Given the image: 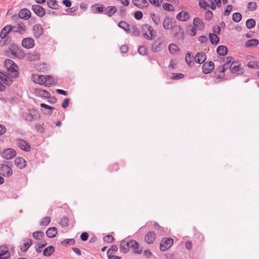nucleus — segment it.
<instances>
[{
    "instance_id": "obj_59",
    "label": "nucleus",
    "mask_w": 259,
    "mask_h": 259,
    "mask_svg": "<svg viewBox=\"0 0 259 259\" xmlns=\"http://www.w3.org/2000/svg\"><path fill=\"white\" fill-rule=\"evenodd\" d=\"M205 18L206 19L210 20L212 19V16H213L212 12L210 10H207L205 12Z\"/></svg>"
},
{
    "instance_id": "obj_2",
    "label": "nucleus",
    "mask_w": 259,
    "mask_h": 259,
    "mask_svg": "<svg viewBox=\"0 0 259 259\" xmlns=\"http://www.w3.org/2000/svg\"><path fill=\"white\" fill-rule=\"evenodd\" d=\"M15 143L22 150L26 152H29L31 150L30 144L25 140L16 139L15 140Z\"/></svg>"
},
{
    "instance_id": "obj_29",
    "label": "nucleus",
    "mask_w": 259,
    "mask_h": 259,
    "mask_svg": "<svg viewBox=\"0 0 259 259\" xmlns=\"http://www.w3.org/2000/svg\"><path fill=\"white\" fill-rule=\"evenodd\" d=\"M118 26L123 29L125 32L128 33L130 32V25L127 22L121 21L118 23Z\"/></svg>"
},
{
    "instance_id": "obj_1",
    "label": "nucleus",
    "mask_w": 259,
    "mask_h": 259,
    "mask_svg": "<svg viewBox=\"0 0 259 259\" xmlns=\"http://www.w3.org/2000/svg\"><path fill=\"white\" fill-rule=\"evenodd\" d=\"M18 66L15 64L9 67L6 73L0 71V80L7 85H11L13 81L10 78H15L18 76Z\"/></svg>"
},
{
    "instance_id": "obj_19",
    "label": "nucleus",
    "mask_w": 259,
    "mask_h": 259,
    "mask_svg": "<svg viewBox=\"0 0 259 259\" xmlns=\"http://www.w3.org/2000/svg\"><path fill=\"white\" fill-rule=\"evenodd\" d=\"M130 243L131 240L129 241L122 240L119 247L120 251H122L124 253L128 252L130 249Z\"/></svg>"
},
{
    "instance_id": "obj_6",
    "label": "nucleus",
    "mask_w": 259,
    "mask_h": 259,
    "mask_svg": "<svg viewBox=\"0 0 259 259\" xmlns=\"http://www.w3.org/2000/svg\"><path fill=\"white\" fill-rule=\"evenodd\" d=\"M16 155V151L12 148L5 149L2 153V157L6 159H11Z\"/></svg>"
},
{
    "instance_id": "obj_44",
    "label": "nucleus",
    "mask_w": 259,
    "mask_h": 259,
    "mask_svg": "<svg viewBox=\"0 0 259 259\" xmlns=\"http://www.w3.org/2000/svg\"><path fill=\"white\" fill-rule=\"evenodd\" d=\"M51 222V218L50 217H46L42 219L40 222L41 226H47Z\"/></svg>"
},
{
    "instance_id": "obj_57",
    "label": "nucleus",
    "mask_w": 259,
    "mask_h": 259,
    "mask_svg": "<svg viewBox=\"0 0 259 259\" xmlns=\"http://www.w3.org/2000/svg\"><path fill=\"white\" fill-rule=\"evenodd\" d=\"M233 7L232 5H228L224 11V15L228 16L232 10Z\"/></svg>"
},
{
    "instance_id": "obj_5",
    "label": "nucleus",
    "mask_w": 259,
    "mask_h": 259,
    "mask_svg": "<svg viewBox=\"0 0 259 259\" xmlns=\"http://www.w3.org/2000/svg\"><path fill=\"white\" fill-rule=\"evenodd\" d=\"M13 174L11 167L5 164H0V175L4 177H10Z\"/></svg>"
},
{
    "instance_id": "obj_42",
    "label": "nucleus",
    "mask_w": 259,
    "mask_h": 259,
    "mask_svg": "<svg viewBox=\"0 0 259 259\" xmlns=\"http://www.w3.org/2000/svg\"><path fill=\"white\" fill-rule=\"evenodd\" d=\"M191 53L188 52L185 56V61L189 66H191L193 65L194 62L191 60Z\"/></svg>"
},
{
    "instance_id": "obj_4",
    "label": "nucleus",
    "mask_w": 259,
    "mask_h": 259,
    "mask_svg": "<svg viewBox=\"0 0 259 259\" xmlns=\"http://www.w3.org/2000/svg\"><path fill=\"white\" fill-rule=\"evenodd\" d=\"M173 239L171 238H164L160 244V249L162 251H165L169 248L173 244Z\"/></svg>"
},
{
    "instance_id": "obj_12",
    "label": "nucleus",
    "mask_w": 259,
    "mask_h": 259,
    "mask_svg": "<svg viewBox=\"0 0 259 259\" xmlns=\"http://www.w3.org/2000/svg\"><path fill=\"white\" fill-rule=\"evenodd\" d=\"M32 244V241L28 238H25L22 240V244L20 246V249L23 252L27 251Z\"/></svg>"
},
{
    "instance_id": "obj_23",
    "label": "nucleus",
    "mask_w": 259,
    "mask_h": 259,
    "mask_svg": "<svg viewBox=\"0 0 259 259\" xmlns=\"http://www.w3.org/2000/svg\"><path fill=\"white\" fill-rule=\"evenodd\" d=\"M193 25L199 30L204 29L205 25L202 21L199 18L196 17L194 19L193 22Z\"/></svg>"
},
{
    "instance_id": "obj_56",
    "label": "nucleus",
    "mask_w": 259,
    "mask_h": 259,
    "mask_svg": "<svg viewBox=\"0 0 259 259\" xmlns=\"http://www.w3.org/2000/svg\"><path fill=\"white\" fill-rule=\"evenodd\" d=\"M184 77V75L182 73H173L171 79L177 80L182 78Z\"/></svg>"
},
{
    "instance_id": "obj_11",
    "label": "nucleus",
    "mask_w": 259,
    "mask_h": 259,
    "mask_svg": "<svg viewBox=\"0 0 259 259\" xmlns=\"http://www.w3.org/2000/svg\"><path fill=\"white\" fill-rule=\"evenodd\" d=\"M32 11L39 17H42L46 14V10L41 6L38 5H34L32 6Z\"/></svg>"
},
{
    "instance_id": "obj_50",
    "label": "nucleus",
    "mask_w": 259,
    "mask_h": 259,
    "mask_svg": "<svg viewBox=\"0 0 259 259\" xmlns=\"http://www.w3.org/2000/svg\"><path fill=\"white\" fill-rule=\"evenodd\" d=\"M104 241L108 243H112L114 240V238L112 235H108L103 238Z\"/></svg>"
},
{
    "instance_id": "obj_30",
    "label": "nucleus",
    "mask_w": 259,
    "mask_h": 259,
    "mask_svg": "<svg viewBox=\"0 0 259 259\" xmlns=\"http://www.w3.org/2000/svg\"><path fill=\"white\" fill-rule=\"evenodd\" d=\"M258 44V40L257 39L253 38L247 40L245 46L247 48L253 47L256 46Z\"/></svg>"
},
{
    "instance_id": "obj_16",
    "label": "nucleus",
    "mask_w": 259,
    "mask_h": 259,
    "mask_svg": "<svg viewBox=\"0 0 259 259\" xmlns=\"http://www.w3.org/2000/svg\"><path fill=\"white\" fill-rule=\"evenodd\" d=\"M15 26H12L11 25H7L4 27L1 31L0 37L1 38H5L7 35L12 31Z\"/></svg>"
},
{
    "instance_id": "obj_33",
    "label": "nucleus",
    "mask_w": 259,
    "mask_h": 259,
    "mask_svg": "<svg viewBox=\"0 0 259 259\" xmlns=\"http://www.w3.org/2000/svg\"><path fill=\"white\" fill-rule=\"evenodd\" d=\"M47 4L48 7L52 9L58 10L60 7L56 0H48Z\"/></svg>"
},
{
    "instance_id": "obj_60",
    "label": "nucleus",
    "mask_w": 259,
    "mask_h": 259,
    "mask_svg": "<svg viewBox=\"0 0 259 259\" xmlns=\"http://www.w3.org/2000/svg\"><path fill=\"white\" fill-rule=\"evenodd\" d=\"M135 18L137 20H141L143 17V14L141 11H136L135 13Z\"/></svg>"
},
{
    "instance_id": "obj_46",
    "label": "nucleus",
    "mask_w": 259,
    "mask_h": 259,
    "mask_svg": "<svg viewBox=\"0 0 259 259\" xmlns=\"http://www.w3.org/2000/svg\"><path fill=\"white\" fill-rule=\"evenodd\" d=\"M233 60V58L232 57H227L226 60H225V63L223 65V67H224L225 70H227L228 68H229L230 66V63L232 62V60Z\"/></svg>"
},
{
    "instance_id": "obj_31",
    "label": "nucleus",
    "mask_w": 259,
    "mask_h": 259,
    "mask_svg": "<svg viewBox=\"0 0 259 259\" xmlns=\"http://www.w3.org/2000/svg\"><path fill=\"white\" fill-rule=\"evenodd\" d=\"M40 107L45 108L46 109H48V111H42V112L46 115L51 116L53 114V110L54 109V108L49 106L46 104L44 103H41L40 104Z\"/></svg>"
},
{
    "instance_id": "obj_25",
    "label": "nucleus",
    "mask_w": 259,
    "mask_h": 259,
    "mask_svg": "<svg viewBox=\"0 0 259 259\" xmlns=\"http://www.w3.org/2000/svg\"><path fill=\"white\" fill-rule=\"evenodd\" d=\"M45 75H37L33 77V80L35 83L45 85Z\"/></svg>"
},
{
    "instance_id": "obj_40",
    "label": "nucleus",
    "mask_w": 259,
    "mask_h": 259,
    "mask_svg": "<svg viewBox=\"0 0 259 259\" xmlns=\"http://www.w3.org/2000/svg\"><path fill=\"white\" fill-rule=\"evenodd\" d=\"M255 25V21L253 19H249L246 22V26L248 29H251Z\"/></svg>"
},
{
    "instance_id": "obj_20",
    "label": "nucleus",
    "mask_w": 259,
    "mask_h": 259,
    "mask_svg": "<svg viewBox=\"0 0 259 259\" xmlns=\"http://www.w3.org/2000/svg\"><path fill=\"white\" fill-rule=\"evenodd\" d=\"M206 56L203 52L197 53L194 57L195 61L199 64L203 63L206 60Z\"/></svg>"
},
{
    "instance_id": "obj_54",
    "label": "nucleus",
    "mask_w": 259,
    "mask_h": 259,
    "mask_svg": "<svg viewBox=\"0 0 259 259\" xmlns=\"http://www.w3.org/2000/svg\"><path fill=\"white\" fill-rule=\"evenodd\" d=\"M5 65L6 67L8 69L9 67H11L13 66V65H15L16 64L14 63L13 60L11 59H6L5 62Z\"/></svg>"
},
{
    "instance_id": "obj_9",
    "label": "nucleus",
    "mask_w": 259,
    "mask_h": 259,
    "mask_svg": "<svg viewBox=\"0 0 259 259\" xmlns=\"http://www.w3.org/2000/svg\"><path fill=\"white\" fill-rule=\"evenodd\" d=\"M22 46L26 49H31L34 46V40L32 38L26 37L22 40Z\"/></svg>"
},
{
    "instance_id": "obj_38",
    "label": "nucleus",
    "mask_w": 259,
    "mask_h": 259,
    "mask_svg": "<svg viewBox=\"0 0 259 259\" xmlns=\"http://www.w3.org/2000/svg\"><path fill=\"white\" fill-rule=\"evenodd\" d=\"M168 50L171 54H175L179 51L178 46L174 44H171L168 46Z\"/></svg>"
},
{
    "instance_id": "obj_37",
    "label": "nucleus",
    "mask_w": 259,
    "mask_h": 259,
    "mask_svg": "<svg viewBox=\"0 0 259 259\" xmlns=\"http://www.w3.org/2000/svg\"><path fill=\"white\" fill-rule=\"evenodd\" d=\"M161 43L157 41H155L152 45L151 49L154 52H158L161 50Z\"/></svg>"
},
{
    "instance_id": "obj_10",
    "label": "nucleus",
    "mask_w": 259,
    "mask_h": 259,
    "mask_svg": "<svg viewBox=\"0 0 259 259\" xmlns=\"http://www.w3.org/2000/svg\"><path fill=\"white\" fill-rule=\"evenodd\" d=\"M229 70L232 73H236L238 74L243 73L242 69L237 62H232L229 66Z\"/></svg>"
},
{
    "instance_id": "obj_22",
    "label": "nucleus",
    "mask_w": 259,
    "mask_h": 259,
    "mask_svg": "<svg viewBox=\"0 0 259 259\" xmlns=\"http://www.w3.org/2000/svg\"><path fill=\"white\" fill-rule=\"evenodd\" d=\"M35 93L38 96L44 98H50L51 94L48 91L42 89H35Z\"/></svg>"
},
{
    "instance_id": "obj_63",
    "label": "nucleus",
    "mask_w": 259,
    "mask_h": 259,
    "mask_svg": "<svg viewBox=\"0 0 259 259\" xmlns=\"http://www.w3.org/2000/svg\"><path fill=\"white\" fill-rule=\"evenodd\" d=\"M132 34L136 36L140 34V32L136 26L132 27Z\"/></svg>"
},
{
    "instance_id": "obj_35",
    "label": "nucleus",
    "mask_w": 259,
    "mask_h": 259,
    "mask_svg": "<svg viewBox=\"0 0 259 259\" xmlns=\"http://www.w3.org/2000/svg\"><path fill=\"white\" fill-rule=\"evenodd\" d=\"M32 236L36 240H40L45 236V234L41 231H36L33 233Z\"/></svg>"
},
{
    "instance_id": "obj_51",
    "label": "nucleus",
    "mask_w": 259,
    "mask_h": 259,
    "mask_svg": "<svg viewBox=\"0 0 259 259\" xmlns=\"http://www.w3.org/2000/svg\"><path fill=\"white\" fill-rule=\"evenodd\" d=\"M118 250V247L116 245H112L109 249L108 250L107 254H112L113 252H116Z\"/></svg>"
},
{
    "instance_id": "obj_26",
    "label": "nucleus",
    "mask_w": 259,
    "mask_h": 259,
    "mask_svg": "<svg viewBox=\"0 0 259 259\" xmlns=\"http://www.w3.org/2000/svg\"><path fill=\"white\" fill-rule=\"evenodd\" d=\"M57 229L55 227H51L46 231V235L48 237L52 238L55 237L57 234Z\"/></svg>"
},
{
    "instance_id": "obj_48",
    "label": "nucleus",
    "mask_w": 259,
    "mask_h": 259,
    "mask_svg": "<svg viewBox=\"0 0 259 259\" xmlns=\"http://www.w3.org/2000/svg\"><path fill=\"white\" fill-rule=\"evenodd\" d=\"M163 8L166 11H173L174 10L173 6L169 3L163 4Z\"/></svg>"
},
{
    "instance_id": "obj_55",
    "label": "nucleus",
    "mask_w": 259,
    "mask_h": 259,
    "mask_svg": "<svg viewBox=\"0 0 259 259\" xmlns=\"http://www.w3.org/2000/svg\"><path fill=\"white\" fill-rule=\"evenodd\" d=\"M68 219L66 217H64L62 218L60 220V224L62 226H68Z\"/></svg>"
},
{
    "instance_id": "obj_7",
    "label": "nucleus",
    "mask_w": 259,
    "mask_h": 259,
    "mask_svg": "<svg viewBox=\"0 0 259 259\" xmlns=\"http://www.w3.org/2000/svg\"><path fill=\"white\" fill-rule=\"evenodd\" d=\"M214 64L212 61L206 62L202 66V72L204 74H208L214 69Z\"/></svg>"
},
{
    "instance_id": "obj_17",
    "label": "nucleus",
    "mask_w": 259,
    "mask_h": 259,
    "mask_svg": "<svg viewBox=\"0 0 259 259\" xmlns=\"http://www.w3.org/2000/svg\"><path fill=\"white\" fill-rule=\"evenodd\" d=\"M156 239V234L153 231L148 232L145 236V240L148 244L153 243Z\"/></svg>"
},
{
    "instance_id": "obj_58",
    "label": "nucleus",
    "mask_w": 259,
    "mask_h": 259,
    "mask_svg": "<svg viewBox=\"0 0 259 259\" xmlns=\"http://www.w3.org/2000/svg\"><path fill=\"white\" fill-rule=\"evenodd\" d=\"M93 7H95V10L96 12H97L98 13H101L103 12L104 11V9H105V7L104 6L97 7L95 5H94Z\"/></svg>"
},
{
    "instance_id": "obj_39",
    "label": "nucleus",
    "mask_w": 259,
    "mask_h": 259,
    "mask_svg": "<svg viewBox=\"0 0 259 259\" xmlns=\"http://www.w3.org/2000/svg\"><path fill=\"white\" fill-rule=\"evenodd\" d=\"M45 86L50 87L54 83L53 77L51 75H45Z\"/></svg>"
},
{
    "instance_id": "obj_49",
    "label": "nucleus",
    "mask_w": 259,
    "mask_h": 259,
    "mask_svg": "<svg viewBox=\"0 0 259 259\" xmlns=\"http://www.w3.org/2000/svg\"><path fill=\"white\" fill-rule=\"evenodd\" d=\"M247 66L250 68L252 69H258V65L257 62L255 61H250L247 64Z\"/></svg>"
},
{
    "instance_id": "obj_15",
    "label": "nucleus",
    "mask_w": 259,
    "mask_h": 259,
    "mask_svg": "<svg viewBox=\"0 0 259 259\" xmlns=\"http://www.w3.org/2000/svg\"><path fill=\"white\" fill-rule=\"evenodd\" d=\"M15 165L20 169L24 168L27 164L25 159L21 157H16L14 160Z\"/></svg>"
},
{
    "instance_id": "obj_52",
    "label": "nucleus",
    "mask_w": 259,
    "mask_h": 259,
    "mask_svg": "<svg viewBox=\"0 0 259 259\" xmlns=\"http://www.w3.org/2000/svg\"><path fill=\"white\" fill-rule=\"evenodd\" d=\"M138 52L141 55H145L147 54V49L144 46H140L138 48Z\"/></svg>"
},
{
    "instance_id": "obj_34",
    "label": "nucleus",
    "mask_w": 259,
    "mask_h": 259,
    "mask_svg": "<svg viewBox=\"0 0 259 259\" xmlns=\"http://www.w3.org/2000/svg\"><path fill=\"white\" fill-rule=\"evenodd\" d=\"M17 30H15L14 31L15 32H18L21 34L24 33L26 30V28L24 23L19 22L17 24Z\"/></svg>"
},
{
    "instance_id": "obj_8",
    "label": "nucleus",
    "mask_w": 259,
    "mask_h": 259,
    "mask_svg": "<svg viewBox=\"0 0 259 259\" xmlns=\"http://www.w3.org/2000/svg\"><path fill=\"white\" fill-rule=\"evenodd\" d=\"M33 35L36 38H38L44 33V28L40 24H36L33 27Z\"/></svg>"
},
{
    "instance_id": "obj_53",
    "label": "nucleus",
    "mask_w": 259,
    "mask_h": 259,
    "mask_svg": "<svg viewBox=\"0 0 259 259\" xmlns=\"http://www.w3.org/2000/svg\"><path fill=\"white\" fill-rule=\"evenodd\" d=\"M199 5L200 8H203L204 9H206L207 7L209 6V4L204 0H199Z\"/></svg>"
},
{
    "instance_id": "obj_21",
    "label": "nucleus",
    "mask_w": 259,
    "mask_h": 259,
    "mask_svg": "<svg viewBox=\"0 0 259 259\" xmlns=\"http://www.w3.org/2000/svg\"><path fill=\"white\" fill-rule=\"evenodd\" d=\"M132 3L139 8L147 7L149 5L147 0H132Z\"/></svg>"
},
{
    "instance_id": "obj_62",
    "label": "nucleus",
    "mask_w": 259,
    "mask_h": 259,
    "mask_svg": "<svg viewBox=\"0 0 259 259\" xmlns=\"http://www.w3.org/2000/svg\"><path fill=\"white\" fill-rule=\"evenodd\" d=\"M89 237L88 233L87 232H83L81 233L80 235V238L83 241H85L88 240Z\"/></svg>"
},
{
    "instance_id": "obj_32",
    "label": "nucleus",
    "mask_w": 259,
    "mask_h": 259,
    "mask_svg": "<svg viewBox=\"0 0 259 259\" xmlns=\"http://www.w3.org/2000/svg\"><path fill=\"white\" fill-rule=\"evenodd\" d=\"M218 54L221 56H224L227 54L228 49L226 46H219L217 49Z\"/></svg>"
},
{
    "instance_id": "obj_36",
    "label": "nucleus",
    "mask_w": 259,
    "mask_h": 259,
    "mask_svg": "<svg viewBox=\"0 0 259 259\" xmlns=\"http://www.w3.org/2000/svg\"><path fill=\"white\" fill-rule=\"evenodd\" d=\"M209 37L212 44L217 45L219 42L220 38L216 34L210 33Z\"/></svg>"
},
{
    "instance_id": "obj_28",
    "label": "nucleus",
    "mask_w": 259,
    "mask_h": 259,
    "mask_svg": "<svg viewBox=\"0 0 259 259\" xmlns=\"http://www.w3.org/2000/svg\"><path fill=\"white\" fill-rule=\"evenodd\" d=\"M55 251V247L53 246H49L46 247L44 251L43 255L46 256H51Z\"/></svg>"
},
{
    "instance_id": "obj_3",
    "label": "nucleus",
    "mask_w": 259,
    "mask_h": 259,
    "mask_svg": "<svg viewBox=\"0 0 259 259\" xmlns=\"http://www.w3.org/2000/svg\"><path fill=\"white\" fill-rule=\"evenodd\" d=\"M31 17V12L27 9H21L19 12L18 16L13 15L12 17L13 20H16L18 17L21 19H24L25 20L29 19Z\"/></svg>"
},
{
    "instance_id": "obj_64",
    "label": "nucleus",
    "mask_w": 259,
    "mask_h": 259,
    "mask_svg": "<svg viewBox=\"0 0 259 259\" xmlns=\"http://www.w3.org/2000/svg\"><path fill=\"white\" fill-rule=\"evenodd\" d=\"M173 29V31L175 34L178 33L181 30V27L179 25H174L173 27L171 28Z\"/></svg>"
},
{
    "instance_id": "obj_18",
    "label": "nucleus",
    "mask_w": 259,
    "mask_h": 259,
    "mask_svg": "<svg viewBox=\"0 0 259 259\" xmlns=\"http://www.w3.org/2000/svg\"><path fill=\"white\" fill-rule=\"evenodd\" d=\"M173 19L166 17L163 21V27L165 29H170L173 27Z\"/></svg>"
},
{
    "instance_id": "obj_45",
    "label": "nucleus",
    "mask_w": 259,
    "mask_h": 259,
    "mask_svg": "<svg viewBox=\"0 0 259 259\" xmlns=\"http://www.w3.org/2000/svg\"><path fill=\"white\" fill-rule=\"evenodd\" d=\"M75 242L74 239H66L62 241V244L64 245H73Z\"/></svg>"
},
{
    "instance_id": "obj_61",
    "label": "nucleus",
    "mask_w": 259,
    "mask_h": 259,
    "mask_svg": "<svg viewBox=\"0 0 259 259\" xmlns=\"http://www.w3.org/2000/svg\"><path fill=\"white\" fill-rule=\"evenodd\" d=\"M69 101L70 99L69 98L65 99L62 104V107L64 109L66 108L69 105Z\"/></svg>"
},
{
    "instance_id": "obj_27",
    "label": "nucleus",
    "mask_w": 259,
    "mask_h": 259,
    "mask_svg": "<svg viewBox=\"0 0 259 259\" xmlns=\"http://www.w3.org/2000/svg\"><path fill=\"white\" fill-rule=\"evenodd\" d=\"M145 27L148 29V31L150 32V35L147 34V33L144 34V36L145 38L149 40L153 39L154 37V30L152 26L149 25H145Z\"/></svg>"
},
{
    "instance_id": "obj_13",
    "label": "nucleus",
    "mask_w": 259,
    "mask_h": 259,
    "mask_svg": "<svg viewBox=\"0 0 259 259\" xmlns=\"http://www.w3.org/2000/svg\"><path fill=\"white\" fill-rule=\"evenodd\" d=\"M130 248L133 250L135 253L141 254L142 252V248L139 247V244L136 240H131Z\"/></svg>"
},
{
    "instance_id": "obj_41",
    "label": "nucleus",
    "mask_w": 259,
    "mask_h": 259,
    "mask_svg": "<svg viewBox=\"0 0 259 259\" xmlns=\"http://www.w3.org/2000/svg\"><path fill=\"white\" fill-rule=\"evenodd\" d=\"M242 19V15L238 12L234 13L232 15L233 21L235 22H239Z\"/></svg>"
},
{
    "instance_id": "obj_43",
    "label": "nucleus",
    "mask_w": 259,
    "mask_h": 259,
    "mask_svg": "<svg viewBox=\"0 0 259 259\" xmlns=\"http://www.w3.org/2000/svg\"><path fill=\"white\" fill-rule=\"evenodd\" d=\"M151 17L153 20V21L156 25H158L160 23V17L158 15L152 14L151 15Z\"/></svg>"
},
{
    "instance_id": "obj_24",
    "label": "nucleus",
    "mask_w": 259,
    "mask_h": 259,
    "mask_svg": "<svg viewBox=\"0 0 259 259\" xmlns=\"http://www.w3.org/2000/svg\"><path fill=\"white\" fill-rule=\"evenodd\" d=\"M117 11V8L115 6H109L105 8L104 13L109 17L112 16Z\"/></svg>"
},
{
    "instance_id": "obj_14",
    "label": "nucleus",
    "mask_w": 259,
    "mask_h": 259,
    "mask_svg": "<svg viewBox=\"0 0 259 259\" xmlns=\"http://www.w3.org/2000/svg\"><path fill=\"white\" fill-rule=\"evenodd\" d=\"M10 256V253L6 246H0V258L8 259Z\"/></svg>"
},
{
    "instance_id": "obj_47",
    "label": "nucleus",
    "mask_w": 259,
    "mask_h": 259,
    "mask_svg": "<svg viewBox=\"0 0 259 259\" xmlns=\"http://www.w3.org/2000/svg\"><path fill=\"white\" fill-rule=\"evenodd\" d=\"M247 8L251 11H254L257 8V5L255 2H249L247 4Z\"/></svg>"
}]
</instances>
